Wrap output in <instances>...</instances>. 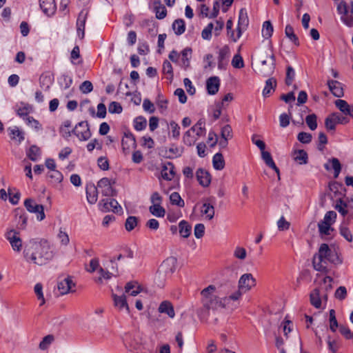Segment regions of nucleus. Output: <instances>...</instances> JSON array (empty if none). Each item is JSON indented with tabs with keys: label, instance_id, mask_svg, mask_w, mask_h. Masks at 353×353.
<instances>
[{
	"label": "nucleus",
	"instance_id": "58",
	"mask_svg": "<svg viewBox=\"0 0 353 353\" xmlns=\"http://www.w3.org/2000/svg\"><path fill=\"white\" fill-rule=\"evenodd\" d=\"M330 162L332 163V168L334 170V177L338 178L341 171V164L337 158L333 157L330 159Z\"/></svg>",
	"mask_w": 353,
	"mask_h": 353
},
{
	"label": "nucleus",
	"instance_id": "54",
	"mask_svg": "<svg viewBox=\"0 0 353 353\" xmlns=\"http://www.w3.org/2000/svg\"><path fill=\"white\" fill-rule=\"evenodd\" d=\"M319 233L322 235H330V231H333L334 229L331 227L330 223L324 221H321L318 223Z\"/></svg>",
	"mask_w": 353,
	"mask_h": 353
},
{
	"label": "nucleus",
	"instance_id": "64",
	"mask_svg": "<svg viewBox=\"0 0 353 353\" xmlns=\"http://www.w3.org/2000/svg\"><path fill=\"white\" fill-rule=\"evenodd\" d=\"M196 141V139L191 134V130H188L183 134V142L185 145L192 146L195 143Z\"/></svg>",
	"mask_w": 353,
	"mask_h": 353
},
{
	"label": "nucleus",
	"instance_id": "21",
	"mask_svg": "<svg viewBox=\"0 0 353 353\" xmlns=\"http://www.w3.org/2000/svg\"><path fill=\"white\" fill-rule=\"evenodd\" d=\"M214 201V197H210L207 199L206 202L203 203L201 212L203 214H205L206 219L208 220H211L214 218V208L212 205V203Z\"/></svg>",
	"mask_w": 353,
	"mask_h": 353
},
{
	"label": "nucleus",
	"instance_id": "12",
	"mask_svg": "<svg viewBox=\"0 0 353 353\" xmlns=\"http://www.w3.org/2000/svg\"><path fill=\"white\" fill-rule=\"evenodd\" d=\"M218 68L225 70L227 68L230 56V49L228 45L223 46L219 51Z\"/></svg>",
	"mask_w": 353,
	"mask_h": 353
},
{
	"label": "nucleus",
	"instance_id": "2",
	"mask_svg": "<svg viewBox=\"0 0 353 353\" xmlns=\"http://www.w3.org/2000/svg\"><path fill=\"white\" fill-rule=\"evenodd\" d=\"M23 254L27 261H30L39 265L46 264L53 257V252L49 243L45 239H41L39 241L34 239L30 240L25 245Z\"/></svg>",
	"mask_w": 353,
	"mask_h": 353
},
{
	"label": "nucleus",
	"instance_id": "53",
	"mask_svg": "<svg viewBox=\"0 0 353 353\" xmlns=\"http://www.w3.org/2000/svg\"><path fill=\"white\" fill-rule=\"evenodd\" d=\"M168 151L171 154L168 157L172 159L181 157L183 152V148L182 147H178L176 144L172 143L170 145Z\"/></svg>",
	"mask_w": 353,
	"mask_h": 353
},
{
	"label": "nucleus",
	"instance_id": "50",
	"mask_svg": "<svg viewBox=\"0 0 353 353\" xmlns=\"http://www.w3.org/2000/svg\"><path fill=\"white\" fill-rule=\"evenodd\" d=\"M330 329L332 332H335L336 329L339 327L338 321L336 318V312L334 309H331L329 312Z\"/></svg>",
	"mask_w": 353,
	"mask_h": 353
},
{
	"label": "nucleus",
	"instance_id": "6",
	"mask_svg": "<svg viewBox=\"0 0 353 353\" xmlns=\"http://www.w3.org/2000/svg\"><path fill=\"white\" fill-rule=\"evenodd\" d=\"M72 132L73 134L81 141H87L92 137L90 125L87 121L79 122L72 129Z\"/></svg>",
	"mask_w": 353,
	"mask_h": 353
},
{
	"label": "nucleus",
	"instance_id": "32",
	"mask_svg": "<svg viewBox=\"0 0 353 353\" xmlns=\"http://www.w3.org/2000/svg\"><path fill=\"white\" fill-rule=\"evenodd\" d=\"M72 126V121L70 120H65L63 122L59 128V133L61 136L65 140L71 137L73 134L72 130H70V128Z\"/></svg>",
	"mask_w": 353,
	"mask_h": 353
},
{
	"label": "nucleus",
	"instance_id": "38",
	"mask_svg": "<svg viewBox=\"0 0 353 353\" xmlns=\"http://www.w3.org/2000/svg\"><path fill=\"white\" fill-rule=\"evenodd\" d=\"M154 12L156 14V17L158 19H163L167 15V9L166 8L161 4L160 0H155L154 1Z\"/></svg>",
	"mask_w": 353,
	"mask_h": 353
},
{
	"label": "nucleus",
	"instance_id": "27",
	"mask_svg": "<svg viewBox=\"0 0 353 353\" xmlns=\"http://www.w3.org/2000/svg\"><path fill=\"white\" fill-rule=\"evenodd\" d=\"M158 310L160 313L166 314L171 319H173L175 316L173 305L169 301H162L160 303Z\"/></svg>",
	"mask_w": 353,
	"mask_h": 353
},
{
	"label": "nucleus",
	"instance_id": "11",
	"mask_svg": "<svg viewBox=\"0 0 353 353\" xmlns=\"http://www.w3.org/2000/svg\"><path fill=\"white\" fill-rule=\"evenodd\" d=\"M88 15V10L83 9L78 15L77 19V33L80 39H83L85 37V23Z\"/></svg>",
	"mask_w": 353,
	"mask_h": 353
},
{
	"label": "nucleus",
	"instance_id": "39",
	"mask_svg": "<svg viewBox=\"0 0 353 353\" xmlns=\"http://www.w3.org/2000/svg\"><path fill=\"white\" fill-rule=\"evenodd\" d=\"M58 82L63 89L67 90L72 85L73 79L72 76L68 73H64L58 79Z\"/></svg>",
	"mask_w": 353,
	"mask_h": 353
},
{
	"label": "nucleus",
	"instance_id": "8",
	"mask_svg": "<svg viewBox=\"0 0 353 353\" xmlns=\"http://www.w3.org/2000/svg\"><path fill=\"white\" fill-rule=\"evenodd\" d=\"M24 206L31 213H36L39 221L45 219L44 207L41 204H37L33 199L28 198L24 201Z\"/></svg>",
	"mask_w": 353,
	"mask_h": 353
},
{
	"label": "nucleus",
	"instance_id": "18",
	"mask_svg": "<svg viewBox=\"0 0 353 353\" xmlns=\"http://www.w3.org/2000/svg\"><path fill=\"white\" fill-rule=\"evenodd\" d=\"M176 262L175 257L168 258L161 264L159 270L164 272L165 274H172L176 270Z\"/></svg>",
	"mask_w": 353,
	"mask_h": 353
},
{
	"label": "nucleus",
	"instance_id": "33",
	"mask_svg": "<svg viewBox=\"0 0 353 353\" xmlns=\"http://www.w3.org/2000/svg\"><path fill=\"white\" fill-rule=\"evenodd\" d=\"M329 190L334 193V196L345 194V188L341 182L336 181H330L328 185Z\"/></svg>",
	"mask_w": 353,
	"mask_h": 353
},
{
	"label": "nucleus",
	"instance_id": "26",
	"mask_svg": "<svg viewBox=\"0 0 353 353\" xmlns=\"http://www.w3.org/2000/svg\"><path fill=\"white\" fill-rule=\"evenodd\" d=\"M262 159L265 163L266 165L273 169L277 174L278 179L280 180V170L275 164L271 154L268 151L261 150Z\"/></svg>",
	"mask_w": 353,
	"mask_h": 353
},
{
	"label": "nucleus",
	"instance_id": "52",
	"mask_svg": "<svg viewBox=\"0 0 353 353\" xmlns=\"http://www.w3.org/2000/svg\"><path fill=\"white\" fill-rule=\"evenodd\" d=\"M170 203L172 205H176L178 207L183 208L185 205L184 201L181 199L180 194L176 192H172L170 196Z\"/></svg>",
	"mask_w": 353,
	"mask_h": 353
},
{
	"label": "nucleus",
	"instance_id": "9",
	"mask_svg": "<svg viewBox=\"0 0 353 353\" xmlns=\"http://www.w3.org/2000/svg\"><path fill=\"white\" fill-rule=\"evenodd\" d=\"M99 209L102 212H108L112 210L114 213H117L119 211H122V208L114 199H103L99 203Z\"/></svg>",
	"mask_w": 353,
	"mask_h": 353
},
{
	"label": "nucleus",
	"instance_id": "55",
	"mask_svg": "<svg viewBox=\"0 0 353 353\" xmlns=\"http://www.w3.org/2000/svg\"><path fill=\"white\" fill-rule=\"evenodd\" d=\"M138 223V218L134 216H130L127 218L125 223V230L128 232L133 230Z\"/></svg>",
	"mask_w": 353,
	"mask_h": 353
},
{
	"label": "nucleus",
	"instance_id": "22",
	"mask_svg": "<svg viewBox=\"0 0 353 353\" xmlns=\"http://www.w3.org/2000/svg\"><path fill=\"white\" fill-rule=\"evenodd\" d=\"M86 198L90 204H94L98 199L97 188L94 183H88L85 187Z\"/></svg>",
	"mask_w": 353,
	"mask_h": 353
},
{
	"label": "nucleus",
	"instance_id": "13",
	"mask_svg": "<svg viewBox=\"0 0 353 353\" xmlns=\"http://www.w3.org/2000/svg\"><path fill=\"white\" fill-rule=\"evenodd\" d=\"M75 287V283L72 278L70 276L60 281L57 283V288L61 295H64L70 292H75L72 288Z\"/></svg>",
	"mask_w": 353,
	"mask_h": 353
},
{
	"label": "nucleus",
	"instance_id": "24",
	"mask_svg": "<svg viewBox=\"0 0 353 353\" xmlns=\"http://www.w3.org/2000/svg\"><path fill=\"white\" fill-rule=\"evenodd\" d=\"M327 85L332 94L336 97L340 98L343 96L342 84L336 80H328Z\"/></svg>",
	"mask_w": 353,
	"mask_h": 353
},
{
	"label": "nucleus",
	"instance_id": "23",
	"mask_svg": "<svg viewBox=\"0 0 353 353\" xmlns=\"http://www.w3.org/2000/svg\"><path fill=\"white\" fill-rule=\"evenodd\" d=\"M15 217L17 220V228L24 230L27 226L28 214L23 209H17L14 211Z\"/></svg>",
	"mask_w": 353,
	"mask_h": 353
},
{
	"label": "nucleus",
	"instance_id": "48",
	"mask_svg": "<svg viewBox=\"0 0 353 353\" xmlns=\"http://www.w3.org/2000/svg\"><path fill=\"white\" fill-rule=\"evenodd\" d=\"M192 48H185L181 52V61L185 67L187 68L190 66V59L192 54Z\"/></svg>",
	"mask_w": 353,
	"mask_h": 353
},
{
	"label": "nucleus",
	"instance_id": "44",
	"mask_svg": "<svg viewBox=\"0 0 353 353\" xmlns=\"http://www.w3.org/2000/svg\"><path fill=\"white\" fill-rule=\"evenodd\" d=\"M285 34L286 37H288L295 46H299L300 42L298 37L294 34L293 27L288 24L285 28Z\"/></svg>",
	"mask_w": 353,
	"mask_h": 353
},
{
	"label": "nucleus",
	"instance_id": "17",
	"mask_svg": "<svg viewBox=\"0 0 353 353\" xmlns=\"http://www.w3.org/2000/svg\"><path fill=\"white\" fill-rule=\"evenodd\" d=\"M39 1L40 8L46 15L50 17L54 14L57 10L55 0H39Z\"/></svg>",
	"mask_w": 353,
	"mask_h": 353
},
{
	"label": "nucleus",
	"instance_id": "4",
	"mask_svg": "<svg viewBox=\"0 0 353 353\" xmlns=\"http://www.w3.org/2000/svg\"><path fill=\"white\" fill-rule=\"evenodd\" d=\"M334 208L343 217H346V221L349 222L353 219V196L351 197L346 196L345 194L343 197H340L336 200Z\"/></svg>",
	"mask_w": 353,
	"mask_h": 353
},
{
	"label": "nucleus",
	"instance_id": "62",
	"mask_svg": "<svg viewBox=\"0 0 353 353\" xmlns=\"http://www.w3.org/2000/svg\"><path fill=\"white\" fill-rule=\"evenodd\" d=\"M39 84L42 88L48 90L52 85L50 76L42 74L39 78Z\"/></svg>",
	"mask_w": 353,
	"mask_h": 353
},
{
	"label": "nucleus",
	"instance_id": "28",
	"mask_svg": "<svg viewBox=\"0 0 353 353\" xmlns=\"http://www.w3.org/2000/svg\"><path fill=\"white\" fill-rule=\"evenodd\" d=\"M174 169V165L171 162H168L167 165L163 166L161 177L166 181H171L175 174Z\"/></svg>",
	"mask_w": 353,
	"mask_h": 353
},
{
	"label": "nucleus",
	"instance_id": "30",
	"mask_svg": "<svg viewBox=\"0 0 353 353\" xmlns=\"http://www.w3.org/2000/svg\"><path fill=\"white\" fill-rule=\"evenodd\" d=\"M310 301L312 305L314 307L319 309L321 307L322 301L319 288H314L310 294Z\"/></svg>",
	"mask_w": 353,
	"mask_h": 353
},
{
	"label": "nucleus",
	"instance_id": "36",
	"mask_svg": "<svg viewBox=\"0 0 353 353\" xmlns=\"http://www.w3.org/2000/svg\"><path fill=\"white\" fill-rule=\"evenodd\" d=\"M9 134L12 140H17L19 143H21L25 139L24 132L20 130L17 126H14L13 128H8Z\"/></svg>",
	"mask_w": 353,
	"mask_h": 353
},
{
	"label": "nucleus",
	"instance_id": "10",
	"mask_svg": "<svg viewBox=\"0 0 353 353\" xmlns=\"http://www.w3.org/2000/svg\"><path fill=\"white\" fill-rule=\"evenodd\" d=\"M9 241L13 250L20 252L22 249V240L19 236V232L12 229L8 231L5 235Z\"/></svg>",
	"mask_w": 353,
	"mask_h": 353
},
{
	"label": "nucleus",
	"instance_id": "19",
	"mask_svg": "<svg viewBox=\"0 0 353 353\" xmlns=\"http://www.w3.org/2000/svg\"><path fill=\"white\" fill-rule=\"evenodd\" d=\"M220 79L219 77L213 76L210 77L206 81V89L208 93L210 95L216 94L220 87Z\"/></svg>",
	"mask_w": 353,
	"mask_h": 353
},
{
	"label": "nucleus",
	"instance_id": "35",
	"mask_svg": "<svg viewBox=\"0 0 353 353\" xmlns=\"http://www.w3.org/2000/svg\"><path fill=\"white\" fill-rule=\"evenodd\" d=\"M141 291V288L136 281H130L125 286V292L131 296H137Z\"/></svg>",
	"mask_w": 353,
	"mask_h": 353
},
{
	"label": "nucleus",
	"instance_id": "56",
	"mask_svg": "<svg viewBox=\"0 0 353 353\" xmlns=\"http://www.w3.org/2000/svg\"><path fill=\"white\" fill-rule=\"evenodd\" d=\"M340 234L348 242H352L353 240L352 234L347 226L341 224L339 228Z\"/></svg>",
	"mask_w": 353,
	"mask_h": 353
},
{
	"label": "nucleus",
	"instance_id": "41",
	"mask_svg": "<svg viewBox=\"0 0 353 353\" xmlns=\"http://www.w3.org/2000/svg\"><path fill=\"white\" fill-rule=\"evenodd\" d=\"M249 25V19L247 13V10L245 8H241L239 13L238 19V26L247 29Z\"/></svg>",
	"mask_w": 353,
	"mask_h": 353
},
{
	"label": "nucleus",
	"instance_id": "1",
	"mask_svg": "<svg viewBox=\"0 0 353 353\" xmlns=\"http://www.w3.org/2000/svg\"><path fill=\"white\" fill-rule=\"evenodd\" d=\"M216 290V285H210L201 292L203 307L208 313L210 310H216L218 307L225 308L230 301H238L242 296V292L236 290L232 294L221 297L218 294H214Z\"/></svg>",
	"mask_w": 353,
	"mask_h": 353
},
{
	"label": "nucleus",
	"instance_id": "7",
	"mask_svg": "<svg viewBox=\"0 0 353 353\" xmlns=\"http://www.w3.org/2000/svg\"><path fill=\"white\" fill-rule=\"evenodd\" d=\"M115 183V181L110 180L107 177L101 179L97 183V187L101 189V194L105 196H116L117 195V191L113 185Z\"/></svg>",
	"mask_w": 353,
	"mask_h": 353
},
{
	"label": "nucleus",
	"instance_id": "25",
	"mask_svg": "<svg viewBox=\"0 0 353 353\" xmlns=\"http://www.w3.org/2000/svg\"><path fill=\"white\" fill-rule=\"evenodd\" d=\"M276 85L277 82L275 78L271 77L267 79L262 92L263 96L265 98L269 97L275 91Z\"/></svg>",
	"mask_w": 353,
	"mask_h": 353
},
{
	"label": "nucleus",
	"instance_id": "61",
	"mask_svg": "<svg viewBox=\"0 0 353 353\" xmlns=\"http://www.w3.org/2000/svg\"><path fill=\"white\" fill-rule=\"evenodd\" d=\"M34 291L38 300L41 301L40 305H43L45 303V299L43 293V285L41 283H37L34 288Z\"/></svg>",
	"mask_w": 353,
	"mask_h": 353
},
{
	"label": "nucleus",
	"instance_id": "57",
	"mask_svg": "<svg viewBox=\"0 0 353 353\" xmlns=\"http://www.w3.org/2000/svg\"><path fill=\"white\" fill-rule=\"evenodd\" d=\"M327 343L328 350L332 353H336L340 348L339 343L335 339L332 340L330 335L327 337Z\"/></svg>",
	"mask_w": 353,
	"mask_h": 353
},
{
	"label": "nucleus",
	"instance_id": "16",
	"mask_svg": "<svg viewBox=\"0 0 353 353\" xmlns=\"http://www.w3.org/2000/svg\"><path fill=\"white\" fill-rule=\"evenodd\" d=\"M121 145L124 153L128 152L131 148H136L137 143L135 137L130 131L128 130L124 132V137L121 141Z\"/></svg>",
	"mask_w": 353,
	"mask_h": 353
},
{
	"label": "nucleus",
	"instance_id": "40",
	"mask_svg": "<svg viewBox=\"0 0 353 353\" xmlns=\"http://www.w3.org/2000/svg\"><path fill=\"white\" fill-rule=\"evenodd\" d=\"M212 165L216 170H221L224 168L225 160L221 152H217L213 156Z\"/></svg>",
	"mask_w": 353,
	"mask_h": 353
},
{
	"label": "nucleus",
	"instance_id": "37",
	"mask_svg": "<svg viewBox=\"0 0 353 353\" xmlns=\"http://www.w3.org/2000/svg\"><path fill=\"white\" fill-rule=\"evenodd\" d=\"M179 234L183 238H188L192 232L191 225L185 220H182L179 223Z\"/></svg>",
	"mask_w": 353,
	"mask_h": 353
},
{
	"label": "nucleus",
	"instance_id": "20",
	"mask_svg": "<svg viewBox=\"0 0 353 353\" xmlns=\"http://www.w3.org/2000/svg\"><path fill=\"white\" fill-rule=\"evenodd\" d=\"M196 176L199 183L203 187H208L211 182L210 174L203 168H199L196 172Z\"/></svg>",
	"mask_w": 353,
	"mask_h": 353
},
{
	"label": "nucleus",
	"instance_id": "15",
	"mask_svg": "<svg viewBox=\"0 0 353 353\" xmlns=\"http://www.w3.org/2000/svg\"><path fill=\"white\" fill-rule=\"evenodd\" d=\"M255 279L252 274L247 273L243 274L239 281V289L237 290H249L252 286L255 285Z\"/></svg>",
	"mask_w": 353,
	"mask_h": 353
},
{
	"label": "nucleus",
	"instance_id": "42",
	"mask_svg": "<svg viewBox=\"0 0 353 353\" xmlns=\"http://www.w3.org/2000/svg\"><path fill=\"white\" fill-rule=\"evenodd\" d=\"M172 27L176 35H181L185 31V21L182 19H177L172 23Z\"/></svg>",
	"mask_w": 353,
	"mask_h": 353
},
{
	"label": "nucleus",
	"instance_id": "5",
	"mask_svg": "<svg viewBox=\"0 0 353 353\" xmlns=\"http://www.w3.org/2000/svg\"><path fill=\"white\" fill-rule=\"evenodd\" d=\"M337 12L341 15V21L348 27H353V1L350 5L342 0L337 6Z\"/></svg>",
	"mask_w": 353,
	"mask_h": 353
},
{
	"label": "nucleus",
	"instance_id": "51",
	"mask_svg": "<svg viewBox=\"0 0 353 353\" xmlns=\"http://www.w3.org/2000/svg\"><path fill=\"white\" fill-rule=\"evenodd\" d=\"M47 176L51 179L52 183L55 184L61 183L63 179L62 173L57 170L48 172Z\"/></svg>",
	"mask_w": 353,
	"mask_h": 353
},
{
	"label": "nucleus",
	"instance_id": "59",
	"mask_svg": "<svg viewBox=\"0 0 353 353\" xmlns=\"http://www.w3.org/2000/svg\"><path fill=\"white\" fill-rule=\"evenodd\" d=\"M295 77V72L294 68L291 65H288L286 68V76L285 83L287 85H290Z\"/></svg>",
	"mask_w": 353,
	"mask_h": 353
},
{
	"label": "nucleus",
	"instance_id": "29",
	"mask_svg": "<svg viewBox=\"0 0 353 353\" xmlns=\"http://www.w3.org/2000/svg\"><path fill=\"white\" fill-rule=\"evenodd\" d=\"M270 63L268 65L267 68H262L261 70H259V74L264 77L271 76L275 70L276 57L273 53L270 55Z\"/></svg>",
	"mask_w": 353,
	"mask_h": 353
},
{
	"label": "nucleus",
	"instance_id": "3",
	"mask_svg": "<svg viewBox=\"0 0 353 353\" xmlns=\"http://www.w3.org/2000/svg\"><path fill=\"white\" fill-rule=\"evenodd\" d=\"M327 261L338 265L343 263V259L334 248L332 249L327 243H322L319 247L318 254L314 256L313 266L317 271H324L326 267L323 265V263Z\"/></svg>",
	"mask_w": 353,
	"mask_h": 353
},
{
	"label": "nucleus",
	"instance_id": "31",
	"mask_svg": "<svg viewBox=\"0 0 353 353\" xmlns=\"http://www.w3.org/2000/svg\"><path fill=\"white\" fill-rule=\"evenodd\" d=\"M205 121L204 119H200L190 130L195 132L199 137H204L206 134Z\"/></svg>",
	"mask_w": 353,
	"mask_h": 353
},
{
	"label": "nucleus",
	"instance_id": "63",
	"mask_svg": "<svg viewBox=\"0 0 353 353\" xmlns=\"http://www.w3.org/2000/svg\"><path fill=\"white\" fill-rule=\"evenodd\" d=\"M335 105L345 115L347 114V112H349L348 111L350 106L346 101L337 99L335 101Z\"/></svg>",
	"mask_w": 353,
	"mask_h": 353
},
{
	"label": "nucleus",
	"instance_id": "45",
	"mask_svg": "<svg viewBox=\"0 0 353 353\" xmlns=\"http://www.w3.org/2000/svg\"><path fill=\"white\" fill-rule=\"evenodd\" d=\"M150 212L157 217H164L165 210L161 205H152L149 207Z\"/></svg>",
	"mask_w": 353,
	"mask_h": 353
},
{
	"label": "nucleus",
	"instance_id": "43",
	"mask_svg": "<svg viewBox=\"0 0 353 353\" xmlns=\"http://www.w3.org/2000/svg\"><path fill=\"white\" fill-rule=\"evenodd\" d=\"M89 112L92 117H97L99 118L103 119L106 116L107 109L104 103H100L97 105V114L95 113L94 108L92 107L89 109Z\"/></svg>",
	"mask_w": 353,
	"mask_h": 353
},
{
	"label": "nucleus",
	"instance_id": "46",
	"mask_svg": "<svg viewBox=\"0 0 353 353\" xmlns=\"http://www.w3.org/2000/svg\"><path fill=\"white\" fill-rule=\"evenodd\" d=\"M274 28L272 23L270 21H265L263 23L262 35L268 39L270 38L273 34Z\"/></svg>",
	"mask_w": 353,
	"mask_h": 353
},
{
	"label": "nucleus",
	"instance_id": "14",
	"mask_svg": "<svg viewBox=\"0 0 353 353\" xmlns=\"http://www.w3.org/2000/svg\"><path fill=\"white\" fill-rule=\"evenodd\" d=\"M236 285L234 281L227 280L223 283H220L216 287V293H217L219 296L225 295L228 296V294H232L237 290H235Z\"/></svg>",
	"mask_w": 353,
	"mask_h": 353
},
{
	"label": "nucleus",
	"instance_id": "34",
	"mask_svg": "<svg viewBox=\"0 0 353 353\" xmlns=\"http://www.w3.org/2000/svg\"><path fill=\"white\" fill-rule=\"evenodd\" d=\"M112 298L114 301V305L115 307H118L119 310L125 308L128 312H130L129 306L127 303L125 295L118 296L115 294H113Z\"/></svg>",
	"mask_w": 353,
	"mask_h": 353
},
{
	"label": "nucleus",
	"instance_id": "47",
	"mask_svg": "<svg viewBox=\"0 0 353 353\" xmlns=\"http://www.w3.org/2000/svg\"><path fill=\"white\" fill-rule=\"evenodd\" d=\"M134 128L137 131L143 130L147 126V121L143 116H139L134 119Z\"/></svg>",
	"mask_w": 353,
	"mask_h": 353
},
{
	"label": "nucleus",
	"instance_id": "60",
	"mask_svg": "<svg viewBox=\"0 0 353 353\" xmlns=\"http://www.w3.org/2000/svg\"><path fill=\"white\" fill-rule=\"evenodd\" d=\"M317 117L315 114H308L305 118V122L311 130H314L317 128Z\"/></svg>",
	"mask_w": 353,
	"mask_h": 353
},
{
	"label": "nucleus",
	"instance_id": "49",
	"mask_svg": "<svg viewBox=\"0 0 353 353\" xmlns=\"http://www.w3.org/2000/svg\"><path fill=\"white\" fill-rule=\"evenodd\" d=\"M40 154V148L35 145H31L27 151V157L32 161H36Z\"/></svg>",
	"mask_w": 353,
	"mask_h": 353
}]
</instances>
